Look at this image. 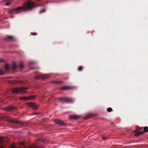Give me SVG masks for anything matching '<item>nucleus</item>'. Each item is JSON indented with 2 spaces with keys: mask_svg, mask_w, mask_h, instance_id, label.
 Returning <instances> with one entry per match:
<instances>
[{
  "mask_svg": "<svg viewBox=\"0 0 148 148\" xmlns=\"http://www.w3.org/2000/svg\"><path fill=\"white\" fill-rule=\"evenodd\" d=\"M35 4L34 3H32L30 1H28L25 3H24L21 7H20L15 9H12L9 10L8 12L10 14H17V11L22 10L24 9L25 10V11H29L35 6Z\"/></svg>",
  "mask_w": 148,
  "mask_h": 148,
  "instance_id": "obj_1",
  "label": "nucleus"
},
{
  "mask_svg": "<svg viewBox=\"0 0 148 148\" xmlns=\"http://www.w3.org/2000/svg\"><path fill=\"white\" fill-rule=\"evenodd\" d=\"M45 12V9H43L42 10H41L39 12L40 13H42L44 12Z\"/></svg>",
  "mask_w": 148,
  "mask_h": 148,
  "instance_id": "obj_23",
  "label": "nucleus"
},
{
  "mask_svg": "<svg viewBox=\"0 0 148 148\" xmlns=\"http://www.w3.org/2000/svg\"><path fill=\"white\" fill-rule=\"evenodd\" d=\"M36 114V113H34L33 114Z\"/></svg>",
  "mask_w": 148,
  "mask_h": 148,
  "instance_id": "obj_30",
  "label": "nucleus"
},
{
  "mask_svg": "<svg viewBox=\"0 0 148 148\" xmlns=\"http://www.w3.org/2000/svg\"><path fill=\"white\" fill-rule=\"evenodd\" d=\"M4 62V60L2 58H0V63Z\"/></svg>",
  "mask_w": 148,
  "mask_h": 148,
  "instance_id": "obj_24",
  "label": "nucleus"
},
{
  "mask_svg": "<svg viewBox=\"0 0 148 148\" xmlns=\"http://www.w3.org/2000/svg\"><path fill=\"white\" fill-rule=\"evenodd\" d=\"M10 121L12 122L17 123H20L19 122L17 121H15L14 120H10Z\"/></svg>",
  "mask_w": 148,
  "mask_h": 148,
  "instance_id": "obj_20",
  "label": "nucleus"
},
{
  "mask_svg": "<svg viewBox=\"0 0 148 148\" xmlns=\"http://www.w3.org/2000/svg\"><path fill=\"white\" fill-rule=\"evenodd\" d=\"M107 110L108 112H110L112 111V109L111 108H107Z\"/></svg>",
  "mask_w": 148,
  "mask_h": 148,
  "instance_id": "obj_21",
  "label": "nucleus"
},
{
  "mask_svg": "<svg viewBox=\"0 0 148 148\" xmlns=\"http://www.w3.org/2000/svg\"><path fill=\"white\" fill-rule=\"evenodd\" d=\"M3 74V72L2 70L0 69V75H2Z\"/></svg>",
  "mask_w": 148,
  "mask_h": 148,
  "instance_id": "obj_22",
  "label": "nucleus"
},
{
  "mask_svg": "<svg viewBox=\"0 0 148 148\" xmlns=\"http://www.w3.org/2000/svg\"><path fill=\"white\" fill-rule=\"evenodd\" d=\"M6 71H7L9 69V66L7 64H5L4 65Z\"/></svg>",
  "mask_w": 148,
  "mask_h": 148,
  "instance_id": "obj_15",
  "label": "nucleus"
},
{
  "mask_svg": "<svg viewBox=\"0 0 148 148\" xmlns=\"http://www.w3.org/2000/svg\"><path fill=\"white\" fill-rule=\"evenodd\" d=\"M12 92L13 93H23L25 92L22 90L21 87H16L12 89Z\"/></svg>",
  "mask_w": 148,
  "mask_h": 148,
  "instance_id": "obj_2",
  "label": "nucleus"
},
{
  "mask_svg": "<svg viewBox=\"0 0 148 148\" xmlns=\"http://www.w3.org/2000/svg\"><path fill=\"white\" fill-rule=\"evenodd\" d=\"M9 83H12L13 84H16L18 83H19L20 84H21L23 83V82L21 81H18L17 80H9L8 81Z\"/></svg>",
  "mask_w": 148,
  "mask_h": 148,
  "instance_id": "obj_7",
  "label": "nucleus"
},
{
  "mask_svg": "<svg viewBox=\"0 0 148 148\" xmlns=\"http://www.w3.org/2000/svg\"><path fill=\"white\" fill-rule=\"evenodd\" d=\"M54 122L59 125H62L64 124V122L61 120L59 119H56L54 120Z\"/></svg>",
  "mask_w": 148,
  "mask_h": 148,
  "instance_id": "obj_6",
  "label": "nucleus"
},
{
  "mask_svg": "<svg viewBox=\"0 0 148 148\" xmlns=\"http://www.w3.org/2000/svg\"><path fill=\"white\" fill-rule=\"evenodd\" d=\"M20 100H27V97H20L19 98Z\"/></svg>",
  "mask_w": 148,
  "mask_h": 148,
  "instance_id": "obj_17",
  "label": "nucleus"
},
{
  "mask_svg": "<svg viewBox=\"0 0 148 148\" xmlns=\"http://www.w3.org/2000/svg\"><path fill=\"white\" fill-rule=\"evenodd\" d=\"M32 35L33 36H35L37 34V33H31Z\"/></svg>",
  "mask_w": 148,
  "mask_h": 148,
  "instance_id": "obj_26",
  "label": "nucleus"
},
{
  "mask_svg": "<svg viewBox=\"0 0 148 148\" xmlns=\"http://www.w3.org/2000/svg\"><path fill=\"white\" fill-rule=\"evenodd\" d=\"M56 82V83H58V82Z\"/></svg>",
  "mask_w": 148,
  "mask_h": 148,
  "instance_id": "obj_31",
  "label": "nucleus"
},
{
  "mask_svg": "<svg viewBox=\"0 0 148 148\" xmlns=\"http://www.w3.org/2000/svg\"><path fill=\"white\" fill-rule=\"evenodd\" d=\"M17 65L15 62H13L12 64V68L13 69H15L17 67Z\"/></svg>",
  "mask_w": 148,
  "mask_h": 148,
  "instance_id": "obj_14",
  "label": "nucleus"
},
{
  "mask_svg": "<svg viewBox=\"0 0 148 148\" xmlns=\"http://www.w3.org/2000/svg\"><path fill=\"white\" fill-rule=\"evenodd\" d=\"M102 139L103 140H105L106 139V138L104 136H103L102 137Z\"/></svg>",
  "mask_w": 148,
  "mask_h": 148,
  "instance_id": "obj_28",
  "label": "nucleus"
},
{
  "mask_svg": "<svg viewBox=\"0 0 148 148\" xmlns=\"http://www.w3.org/2000/svg\"><path fill=\"white\" fill-rule=\"evenodd\" d=\"M21 88L22 90V91H24L25 92V93H23V94L25 93H26V91L25 90H24L28 89L29 88L28 87H21Z\"/></svg>",
  "mask_w": 148,
  "mask_h": 148,
  "instance_id": "obj_16",
  "label": "nucleus"
},
{
  "mask_svg": "<svg viewBox=\"0 0 148 148\" xmlns=\"http://www.w3.org/2000/svg\"><path fill=\"white\" fill-rule=\"evenodd\" d=\"M36 95H34L32 96L29 97H27V100H32L36 98Z\"/></svg>",
  "mask_w": 148,
  "mask_h": 148,
  "instance_id": "obj_10",
  "label": "nucleus"
},
{
  "mask_svg": "<svg viewBox=\"0 0 148 148\" xmlns=\"http://www.w3.org/2000/svg\"><path fill=\"white\" fill-rule=\"evenodd\" d=\"M26 104L33 109H36L38 108V106L35 103H27Z\"/></svg>",
  "mask_w": 148,
  "mask_h": 148,
  "instance_id": "obj_5",
  "label": "nucleus"
},
{
  "mask_svg": "<svg viewBox=\"0 0 148 148\" xmlns=\"http://www.w3.org/2000/svg\"><path fill=\"white\" fill-rule=\"evenodd\" d=\"M49 77V75L48 74H43L35 76L34 77V78L36 79H40L47 78Z\"/></svg>",
  "mask_w": 148,
  "mask_h": 148,
  "instance_id": "obj_3",
  "label": "nucleus"
},
{
  "mask_svg": "<svg viewBox=\"0 0 148 148\" xmlns=\"http://www.w3.org/2000/svg\"><path fill=\"white\" fill-rule=\"evenodd\" d=\"M87 117V118H90L91 117V116L90 115H89Z\"/></svg>",
  "mask_w": 148,
  "mask_h": 148,
  "instance_id": "obj_29",
  "label": "nucleus"
},
{
  "mask_svg": "<svg viewBox=\"0 0 148 148\" xmlns=\"http://www.w3.org/2000/svg\"><path fill=\"white\" fill-rule=\"evenodd\" d=\"M144 131L145 132H147L148 131V127H145L144 128Z\"/></svg>",
  "mask_w": 148,
  "mask_h": 148,
  "instance_id": "obj_19",
  "label": "nucleus"
},
{
  "mask_svg": "<svg viewBox=\"0 0 148 148\" xmlns=\"http://www.w3.org/2000/svg\"><path fill=\"white\" fill-rule=\"evenodd\" d=\"M5 40L6 41H12L13 40V39L12 36H10L5 38Z\"/></svg>",
  "mask_w": 148,
  "mask_h": 148,
  "instance_id": "obj_9",
  "label": "nucleus"
},
{
  "mask_svg": "<svg viewBox=\"0 0 148 148\" xmlns=\"http://www.w3.org/2000/svg\"><path fill=\"white\" fill-rule=\"evenodd\" d=\"M10 2H8V3H5V5H10Z\"/></svg>",
  "mask_w": 148,
  "mask_h": 148,
  "instance_id": "obj_27",
  "label": "nucleus"
},
{
  "mask_svg": "<svg viewBox=\"0 0 148 148\" xmlns=\"http://www.w3.org/2000/svg\"><path fill=\"white\" fill-rule=\"evenodd\" d=\"M78 70L80 71H82V66H79L78 68Z\"/></svg>",
  "mask_w": 148,
  "mask_h": 148,
  "instance_id": "obj_25",
  "label": "nucleus"
},
{
  "mask_svg": "<svg viewBox=\"0 0 148 148\" xmlns=\"http://www.w3.org/2000/svg\"><path fill=\"white\" fill-rule=\"evenodd\" d=\"M72 87L69 86H64L62 87L61 88L63 90H66L71 88Z\"/></svg>",
  "mask_w": 148,
  "mask_h": 148,
  "instance_id": "obj_12",
  "label": "nucleus"
},
{
  "mask_svg": "<svg viewBox=\"0 0 148 148\" xmlns=\"http://www.w3.org/2000/svg\"><path fill=\"white\" fill-rule=\"evenodd\" d=\"M70 117L72 119H77L79 117V116L76 115H71Z\"/></svg>",
  "mask_w": 148,
  "mask_h": 148,
  "instance_id": "obj_8",
  "label": "nucleus"
},
{
  "mask_svg": "<svg viewBox=\"0 0 148 148\" xmlns=\"http://www.w3.org/2000/svg\"><path fill=\"white\" fill-rule=\"evenodd\" d=\"M19 66L21 69H22L24 67V65L23 64V63L22 62H21L20 63Z\"/></svg>",
  "mask_w": 148,
  "mask_h": 148,
  "instance_id": "obj_18",
  "label": "nucleus"
},
{
  "mask_svg": "<svg viewBox=\"0 0 148 148\" xmlns=\"http://www.w3.org/2000/svg\"><path fill=\"white\" fill-rule=\"evenodd\" d=\"M14 109V108L12 106H10L5 108V110H8L11 111L13 110Z\"/></svg>",
  "mask_w": 148,
  "mask_h": 148,
  "instance_id": "obj_11",
  "label": "nucleus"
},
{
  "mask_svg": "<svg viewBox=\"0 0 148 148\" xmlns=\"http://www.w3.org/2000/svg\"><path fill=\"white\" fill-rule=\"evenodd\" d=\"M143 132L142 131H139L137 132H136L135 134V136H138L139 135H141L143 134Z\"/></svg>",
  "mask_w": 148,
  "mask_h": 148,
  "instance_id": "obj_13",
  "label": "nucleus"
},
{
  "mask_svg": "<svg viewBox=\"0 0 148 148\" xmlns=\"http://www.w3.org/2000/svg\"><path fill=\"white\" fill-rule=\"evenodd\" d=\"M59 99L61 102L66 103H71L73 101L72 99L68 98L62 97L60 98Z\"/></svg>",
  "mask_w": 148,
  "mask_h": 148,
  "instance_id": "obj_4",
  "label": "nucleus"
}]
</instances>
